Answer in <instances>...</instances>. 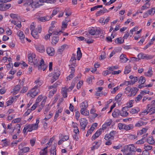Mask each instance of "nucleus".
<instances>
[{"instance_id":"f257e3e1","label":"nucleus","mask_w":155,"mask_h":155,"mask_svg":"<svg viewBox=\"0 0 155 155\" xmlns=\"http://www.w3.org/2000/svg\"><path fill=\"white\" fill-rule=\"evenodd\" d=\"M28 61L33 63L35 67H38L39 70H42V66L44 63V61L43 59L41 60L40 61V58L36 57L35 55L34 54H28Z\"/></svg>"},{"instance_id":"f03ea898","label":"nucleus","mask_w":155,"mask_h":155,"mask_svg":"<svg viewBox=\"0 0 155 155\" xmlns=\"http://www.w3.org/2000/svg\"><path fill=\"white\" fill-rule=\"evenodd\" d=\"M34 83L36 85L29 91L27 94L28 96H30L32 98L35 97L39 92L38 88L42 85V81L38 78L35 81Z\"/></svg>"},{"instance_id":"7ed1b4c3","label":"nucleus","mask_w":155,"mask_h":155,"mask_svg":"<svg viewBox=\"0 0 155 155\" xmlns=\"http://www.w3.org/2000/svg\"><path fill=\"white\" fill-rule=\"evenodd\" d=\"M35 24L33 22L30 26V29L31 31V34L32 36L35 39H37L39 38L38 33L41 32V28L40 26H38V29H35Z\"/></svg>"},{"instance_id":"20e7f679","label":"nucleus","mask_w":155,"mask_h":155,"mask_svg":"<svg viewBox=\"0 0 155 155\" xmlns=\"http://www.w3.org/2000/svg\"><path fill=\"white\" fill-rule=\"evenodd\" d=\"M88 106V102L87 101H85L81 103L80 106L81 108L80 112L82 114L85 116H88L89 115V111H87L86 113V114L83 112L84 110L87 109Z\"/></svg>"},{"instance_id":"39448f33","label":"nucleus","mask_w":155,"mask_h":155,"mask_svg":"<svg viewBox=\"0 0 155 155\" xmlns=\"http://www.w3.org/2000/svg\"><path fill=\"white\" fill-rule=\"evenodd\" d=\"M36 122L35 124H26L27 127H28V130L27 132H31L34 130H36L38 127V124L39 123V120L38 119L36 120Z\"/></svg>"},{"instance_id":"423d86ee","label":"nucleus","mask_w":155,"mask_h":155,"mask_svg":"<svg viewBox=\"0 0 155 155\" xmlns=\"http://www.w3.org/2000/svg\"><path fill=\"white\" fill-rule=\"evenodd\" d=\"M137 56L138 58V59L140 60L141 59L145 60L150 59L153 58L154 57V56L153 55H149L142 53L139 54Z\"/></svg>"},{"instance_id":"0eeeda50","label":"nucleus","mask_w":155,"mask_h":155,"mask_svg":"<svg viewBox=\"0 0 155 155\" xmlns=\"http://www.w3.org/2000/svg\"><path fill=\"white\" fill-rule=\"evenodd\" d=\"M80 123L81 129L84 130L88 123L87 120L85 118H82L80 119Z\"/></svg>"},{"instance_id":"6e6552de","label":"nucleus","mask_w":155,"mask_h":155,"mask_svg":"<svg viewBox=\"0 0 155 155\" xmlns=\"http://www.w3.org/2000/svg\"><path fill=\"white\" fill-rule=\"evenodd\" d=\"M59 138H60V140L59 141L58 143L59 145L61 144L64 141H67L69 139V137L68 136H64L62 137V134H60L59 135Z\"/></svg>"},{"instance_id":"1a4fd4ad","label":"nucleus","mask_w":155,"mask_h":155,"mask_svg":"<svg viewBox=\"0 0 155 155\" xmlns=\"http://www.w3.org/2000/svg\"><path fill=\"white\" fill-rule=\"evenodd\" d=\"M48 54L50 56H53L54 54V50L53 48L51 47H48L46 49Z\"/></svg>"},{"instance_id":"9d476101","label":"nucleus","mask_w":155,"mask_h":155,"mask_svg":"<svg viewBox=\"0 0 155 155\" xmlns=\"http://www.w3.org/2000/svg\"><path fill=\"white\" fill-rule=\"evenodd\" d=\"M17 34L19 37L21 42L22 43H24V42L25 36L23 32L20 30H19L18 31Z\"/></svg>"},{"instance_id":"9b49d317","label":"nucleus","mask_w":155,"mask_h":155,"mask_svg":"<svg viewBox=\"0 0 155 155\" xmlns=\"http://www.w3.org/2000/svg\"><path fill=\"white\" fill-rule=\"evenodd\" d=\"M108 11L107 10L106 8L104 7L103 10H100L99 11H97L96 14L95 15L96 16H99L100 15L103 14L106 12H108Z\"/></svg>"},{"instance_id":"f8f14e48","label":"nucleus","mask_w":155,"mask_h":155,"mask_svg":"<svg viewBox=\"0 0 155 155\" xmlns=\"http://www.w3.org/2000/svg\"><path fill=\"white\" fill-rule=\"evenodd\" d=\"M102 131V130L101 129L98 130L94 134L92 137V140H94L96 138H97L101 134Z\"/></svg>"},{"instance_id":"ddd939ff","label":"nucleus","mask_w":155,"mask_h":155,"mask_svg":"<svg viewBox=\"0 0 155 155\" xmlns=\"http://www.w3.org/2000/svg\"><path fill=\"white\" fill-rule=\"evenodd\" d=\"M23 5L25 7H26V10L28 11H29L31 8H32V4H31V1H27L26 2L24 3L23 4Z\"/></svg>"},{"instance_id":"4468645a","label":"nucleus","mask_w":155,"mask_h":155,"mask_svg":"<svg viewBox=\"0 0 155 155\" xmlns=\"http://www.w3.org/2000/svg\"><path fill=\"white\" fill-rule=\"evenodd\" d=\"M75 54H73L71 57L70 61L71 63V66L75 67L76 66V60Z\"/></svg>"},{"instance_id":"2eb2a0df","label":"nucleus","mask_w":155,"mask_h":155,"mask_svg":"<svg viewBox=\"0 0 155 155\" xmlns=\"http://www.w3.org/2000/svg\"><path fill=\"white\" fill-rule=\"evenodd\" d=\"M127 109V107H124L122 108V111L120 112V115L121 116L125 117L128 115V113L127 112L126 110Z\"/></svg>"},{"instance_id":"dca6fc26","label":"nucleus","mask_w":155,"mask_h":155,"mask_svg":"<svg viewBox=\"0 0 155 155\" xmlns=\"http://www.w3.org/2000/svg\"><path fill=\"white\" fill-rule=\"evenodd\" d=\"M120 114V111L117 109H115L112 115L114 118L117 117Z\"/></svg>"},{"instance_id":"f3484780","label":"nucleus","mask_w":155,"mask_h":155,"mask_svg":"<svg viewBox=\"0 0 155 155\" xmlns=\"http://www.w3.org/2000/svg\"><path fill=\"white\" fill-rule=\"evenodd\" d=\"M138 89L136 87L132 88L131 91V94H128V96L129 97H130L135 95L137 92L138 91Z\"/></svg>"},{"instance_id":"a211bd4d","label":"nucleus","mask_w":155,"mask_h":155,"mask_svg":"<svg viewBox=\"0 0 155 155\" xmlns=\"http://www.w3.org/2000/svg\"><path fill=\"white\" fill-rule=\"evenodd\" d=\"M120 61L121 62L124 63L126 62L128 60V59L126 58V55L122 54L120 56Z\"/></svg>"},{"instance_id":"6ab92c4d","label":"nucleus","mask_w":155,"mask_h":155,"mask_svg":"<svg viewBox=\"0 0 155 155\" xmlns=\"http://www.w3.org/2000/svg\"><path fill=\"white\" fill-rule=\"evenodd\" d=\"M31 2L32 8H36L38 7L40 5H42L41 3H40L38 1L37 2H34L32 1H31Z\"/></svg>"},{"instance_id":"aec40b11","label":"nucleus","mask_w":155,"mask_h":155,"mask_svg":"<svg viewBox=\"0 0 155 155\" xmlns=\"http://www.w3.org/2000/svg\"><path fill=\"white\" fill-rule=\"evenodd\" d=\"M147 142L150 144L152 145L154 144L155 141L152 136L148 137L147 138Z\"/></svg>"},{"instance_id":"412c9836","label":"nucleus","mask_w":155,"mask_h":155,"mask_svg":"<svg viewBox=\"0 0 155 155\" xmlns=\"http://www.w3.org/2000/svg\"><path fill=\"white\" fill-rule=\"evenodd\" d=\"M51 18V16L50 17L49 16H46L43 17L39 18L38 19L40 21L42 22H45V21L49 20Z\"/></svg>"},{"instance_id":"4be33fe9","label":"nucleus","mask_w":155,"mask_h":155,"mask_svg":"<svg viewBox=\"0 0 155 155\" xmlns=\"http://www.w3.org/2000/svg\"><path fill=\"white\" fill-rule=\"evenodd\" d=\"M37 51L41 53H43L45 51V48L43 45H40L36 48Z\"/></svg>"},{"instance_id":"5701e85b","label":"nucleus","mask_w":155,"mask_h":155,"mask_svg":"<svg viewBox=\"0 0 155 155\" xmlns=\"http://www.w3.org/2000/svg\"><path fill=\"white\" fill-rule=\"evenodd\" d=\"M21 88L20 85L18 84L16 85L13 89L14 94H16L18 93Z\"/></svg>"},{"instance_id":"b1692460","label":"nucleus","mask_w":155,"mask_h":155,"mask_svg":"<svg viewBox=\"0 0 155 155\" xmlns=\"http://www.w3.org/2000/svg\"><path fill=\"white\" fill-rule=\"evenodd\" d=\"M88 35H89L88 34H87L86 35H85V37L89 38L88 39L87 38H86L85 39V41L87 43H91L93 42L94 40L92 39H91L90 38V35L88 37Z\"/></svg>"},{"instance_id":"393cba45","label":"nucleus","mask_w":155,"mask_h":155,"mask_svg":"<svg viewBox=\"0 0 155 155\" xmlns=\"http://www.w3.org/2000/svg\"><path fill=\"white\" fill-rule=\"evenodd\" d=\"M124 127V129L127 131L132 129L134 128V126L133 124H130L128 125L125 124Z\"/></svg>"},{"instance_id":"a878e982","label":"nucleus","mask_w":155,"mask_h":155,"mask_svg":"<svg viewBox=\"0 0 155 155\" xmlns=\"http://www.w3.org/2000/svg\"><path fill=\"white\" fill-rule=\"evenodd\" d=\"M131 70V67L130 65L126 66L125 68L124 74H128L130 71Z\"/></svg>"},{"instance_id":"bb28decb","label":"nucleus","mask_w":155,"mask_h":155,"mask_svg":"<svg viewBox=\"0 0 155 155\" xmlns=\"http://www.w3.org/2000/svg\"><path fill=\"white\" fill-rule=\"evenodd\" d=\"M67 91L68 89H67L65 87L62 88V94L63 97L64 98H66L67 97Z\"/></svg>"},{"instance_id":"cd10ccee","label":"nucleus","mask_w":155,"mask_h":155,"mask_svg":"<svg viewBox=\"0 0 155 155\" xmlns=\"http://www.w3.org/2000/svg\"><path fill=\"white\" fill-rule=\"evenodd\" d=\"M147 129L146 128H143L141 130H139L137 132V134L139 135H141L143 134L146 133Z\"/></svg>"},{"instance_id":"c85d7f7f","label":"nucleus","mask_w":155,"mask_h":155,"mask_svg":"<svg viewBox=\"0 0 155 155\" xmlns=\"http://www.w3.org/2000/svg\"><path fill=\"white\" fill-rule=\"evenodd\" d=\"M77 59L78 60H80L82 56V53L80 48H78L77 52Z\"/></svg>"},{"instance_id":"c756f323","label":"nucleus","mask_w":155,"mask_h":155,"mask_svg":"<svg viewBox=\"0 0 155 155\" xmlns=\"http://www.w3.org/2000/svg\"><path fill=\"white\" fill-rule=\"evenodd\" d=\"M146 123L141 120L139 121L135 124V127H140L142 125H145Z\"/></svg>"},{"instance_id":"7c9ffc66","label":"nucleus","mask_w":155,"mask_h":155,"mask_svg":"<svg viewBox=\"0 0 155 155\" xmlns=\"http://www.w3.org/2000/svg\"><path fill=\"white\" fill-rule=\"evenodd\" d=\"M148 112H150V114H153L155 112V106H151L150 108L149 109Z\"/></svg>"},{"instance_id":"2f4dec72","label":"nucleus","mask_w":155,"mask_h":155,"mask_svg":"<svg viewBox=\"0 0 155 155\" xmlns=\"http://www.w3.org/2000/svg\"><path fill=\"white\" fill-rule=\"evenodd\" d=\"M48 147H46L44 149L42 150L40 152V155H46L48 151L47 150Z\"/></svg>"},{"instance_id":"473e14b6","label":"nucleus","mask_w":155,"mask_h":155,"mask_svg":"<svg viewBox=\"0 0 155 155\" xmlns=\"http://www.w3.org/2000/svg\"><path fill=\"white\" fill-rule=\"evenodd\" d=\"M59 38L58 37H53L52 39L51 43L53 45H55L58 41Z\"/></svg>"},{"instance_id":"72a5a7b5","label":"nucleus","mask_w":155,"mask_h":155,"mask_svg":"<svg viewBox=\"0 0 155 155\" xmlns=\"http://www.w3.org/2000/svg\"><path fill=\"white\" fill-rule=\"evenodd\" d=\"M127 150L130 152H134L135 151V147L133 145H129L127 147Z\"/></svg>"},{"instance_id":"f704fd0d","label":"nucleus","mask_w":155,"mask_h":155,"mask_svg":"<svg viewBox=\"0 0 155 155\" xmlns=\"http://www.w3.org/2000/svg\"><path fill=\"white\" fill-rule=\"evenodd\" d=\"M111 123L110 122H109L103 124L102 125V128L101 129L102 130V131L104 130L107 127L109 126L110 125Z\"/></svg>"},{"instance_id":"c9c22d12","label":"nucleus","mask_w":155,"mask_h":155,"mask_svg":"<svg viewBox=\"0 0 155 155\" xmlns=\"http://www.w3.org/2000/svg\"><path fill=\"white\" fill-rule=\"evenodd\" d=\"M54 76L56 78H58L59 77L60 75V73L59 71L57 70H55L54 69Z\"/></svg>"},{"instance_id":"e433bc0d","label":"nucleus","mask_w":155,"mask_h":155,"mask_svg":"<svg viewBox=\"0 0 155 155\" xmlns=\"http://www.w3.org/2000/svg\"><path fill=\"white\" fill-rule=\"evenodd\" d=\"M124 40H122L121 38H117L115 40V42L117 44H121L124 42Z\"/></svg>"},{"instance_id":"4c0bfd02","label":"nucleus","mask_w":155,"mask_h":155,"mask_svg":"<svg viewBox=\"0 0 155 155\" xmlns=\"http://www.w3.org/2000/svg\"><path fill=\"white\" fill-rule=\"evenodd\" d=\"M145 74L147 76L149 77H151L152 74V71L151 69L149 68L148 71L145 73Z\"/></svg>"},{"instance_id":"58836bf2","label":"nucleus","mask_w":155,"mask_h":155,"mask_svg":"<svg viewBox=\"0 0 155 155\" xmlns=\"http://www.w3.org/2000/svg\"><path fill=\"white\" fill-rule=\"evenodd\" d=\"M67 46V45L66 44H64L62 45L60 48L58 49V51L60 52H62Z\"/></svg>"},{"instance_id":"ea45409f","label":"nucleus","mask_w":155,"mask_h":155,"mask_svg":"<svg viewBox=\"0 0 155 155\" xmlns=\"http://www.w3.org/2000/svg\"><path fill=\"white\" fill-rule=\"evenodd\" d=\"M146 80L145 78L141 76L140 78V80L139 81V84H143L145 82Z\"/></svg>"},{"instance_id":"a19ab883","label":"nucleus","mask_w":155,"mask_h":155,"mask_svg":"<svg viewBox=\"0 0 155 155\" xmlns=\"http://www.w3.org/2000/svg\"><path fill=\"white\" fill-rule=\"evenodd\" d=\"M59 11V8H56L55 9H54L52 13L51 16V18L54 15L57 14Z\"/></svg>"},{"instance_id":"79ce46f5","label":"nucleus","mask_w":155,"mask_h":155,"mask_svg":"<svg viewBox=\"0 0 155 155\" xmlns=\"http://www.w3.org/2000/svg\"><path fill=\"white\" fill-rule=\"evenodd\" d=\"M29 150L30 149L28 147H24L21 150L20 153H25L29 151Z\"/></svg>"},{"instance_id":"37998d69","label":"nucleus","mask_w":155,"mask_h":155,"mask_svg":"<svg viewBox=\"0 0 155 155\" xmlns=\"http://www.w3.org/2000/svg\"><path fill=\"white\" fill-rule=\"evenodd\" d=\"M144 149L146 151H148L151 150L152 148V146L151 145H147L146 146L145 145H144Z\"/></svg>"},{"instance_id":"c03bdc74","label":"nucleus","mask_w":155,"mask_h":155,"mask_svg":"<svg viewBox=\"0 0 155 155\" xmlns=\"http://www.w3.org/2000/svg\"><path fill=\"white\" fill-rule=\"evenodd\" d=\"M133 100H130V101H129V102L127 103V107H127V108L131 107L133 106Z\"/></svg>"},{"instance_id":"a18cd8bd","label":"nucleus","mask_w":155,"mask_h":155,"mask_svg":"<svg viewBox=\"0 0 155 155\" xmlns=\"http://www.w3.org/2000/svg\"><path fill=\"white\" fill-rule=\"evenodd\" d=\"M75 85V84L74 82L73 81L71 83V86L69 87V88H68V91H71Z\"/></svg>"},{"instance_id":"49530a36","label":"nucleus","mask_w":155,"mask_h":155,"mask_svg":"<svg viewBox=\"0 0 155 155\" xmlns=\"http://www.w3.org/2000/svg\"><path fill=\"white\" fill-rule=\"evenodd\" d=\"M122 94H118L115 97V100L116 101L117 100L118 101H120L121 99L120 97L122 96Z\"/></svg>"},{"instance_id":"de8ad7c7","label":"nucleus","mask_w":155,"mask_h":155,"mask_svg":"<svg viewBox=\"0 0 155 155\" xmlns=\"http://www.w3.org/2000/svg\"><path fill=\"white\" fill-rule=\"evenodd\" d=\"M52 114L51 112H49V114L48 115H46L45 118L44 119V120H45V121H47L48 119H50L52 117Z\"/></svg>"},{"instance_id":"09e8293b","label":"nucleus","mask_w":155,"mask_h":155,"mask_svg":"<svg viewBox=\"0 0 155 155\" xmlns=\"http://www.w3.org/2000/svg\"><path fill=\"white\" fill-rule=\"evenodd\" d=\"M119 67L117 66H112L111 67H109V68H108L110 71H112L114 69H118Z\"/></svg>"},{"instance_id":"8fccbe9b","label":"nucleus","mask_w":155,"mask_h":155,"mask_svg":"<svg viewBox=\"0 0 155 155\" xmlns=\"http://www.w3.org/2000/svg\"><path fill=\"white\" fill-rule=\"evenodd\" d=\"M80 114L79 112L78 111H77L76 110H75V116L76 119L78 120L79 119V117Z\"/></svg>"},{"instance_id":"3c124183","label":"nucleus","mask_w":155,"mask_h":155,"mask_svg":"<svg viewBox=\"0 0 155 155\" xmlns=\"http://www.w3.org/2000/svg\"><path fill=\"white\" fill-rule=\"evenodd\" d=\"M150 107L151 105L150 104H148L147 107V109L144 110L142 113H146L147 114L149 113L148 110L150 108Z\"/></svg>"},{"instance_id":"603ef678","label":"nucleus","mask_w":155,"mask_h":155,"mask_svg":"<svg viewBox=\"0 0 155 155\" xmlns=\"http://www.w3.org/2000/svg\"><path fill=\"white\" fill-rule=\"evenodd\" d=\"M132 88L128 86L125 89V92L126 94H128L130 92H131Z\"/></svg>"},{"instance_id":"864d4df0","label":"nucleus","mask_w":155,"mask_h":155,"mask_svg":"<svg viewBox=\"0 0 155 155\" xmlns=\"http://www.w3.org/2000/svg\"><path fill=\"white\" fill-rule=\"evenodd\" d=\"M94 78L93 76H91V77H89L87 79L86 81L89 84H90L91 82V80L92 79Z\"/></svg>"},{"instance_id":"5fc2aeb1","label":"nucleus","mask_w":155,"mask_h":155,"mask_svg":"<svg viewBox=\"0 0 155 155\" xmlns=\"http://www.w3.org/2000/svg\"><path fill=\"white\" fill-rule=\"evenodd\" d=\"M62 32L61 31H60L59 32L56 31H52L53 34L55 35H59Z\"/></svg>"},{"instance_id":"6e6d98bb","label":"nucleus","mask_w":155,"mask_h":155,"mask_svg":"<svg viewBox=\"0 0 155 155\" xmlns=\"http://www.w3.org/2000/svg\"><path fill=\"white\" fill-rule=\"evenodd\" d=\"M137 136L135 135L129 134V138L131 140L137 138Z\"/></svg>"},{"instance_id":"4d7b16f0","label":"nucleus","mask_w":155,"mask_h":155,"mask_svg":"<svg viewBox=\"0 0 155 155\" xmlns=\"http://www.w3.org/2000/svg\"><path fill=\"white\" fill-rule=\"evenodd\" d=\"M137 29H138L137 27V26L135 27L134 28H132V29H131L130 31V32H131V34L130 35V37L132 36L133 35V32L136 31L137 30Z\"/></svg>"},{"instance_id":"13d9d810","label":"nucleus","mask_w":155,"mask_h":155,"mask_svg":"<svg viewBox=\"0 0 155 155\" xmlns=\"http://www.w3.org/2000/svg\"><path fill=\"white\" fill-rule=\"evenodd\" d=\"M13 102V99L12 97L11 100H9L6 102L7 106H8L11 105Z\"/></svg>"},{"instance_id":"bf43d9fd","label":"nucleus","mask_w":155,"mask_h":155,"mask_svg":"<svg viewBox=\"0 0 155 155\" xmlns=\"http://www.w3.org/2000/svg\"><path fill=\"white\" fill-rule=\"evenodd\" d=\"M142 96L139 94L135 98V101L136 102H137L138 101H139L140 100L141 98H142Z\"/></svg>"},{"instance_id":"052dcab7","label":"nucleus","mask_w":155,"mask_h":155,"mask_svg":"<svg viewBox=\"0 0 155 155\" xmlns=\"http://www.w3.org/2000/svg\"><path fill=\"white\" fill-rule=\"evenodd\" d=\"M42 98V97L41 95L39 96L36 99V102L35 103L38 104L41 101Z\"/></svg>"},{"instance_id":"680f3d73","label":"nucleus","mask_w":155,"mask_h":155,"mask_svg":"<svg viewBox=\"0 0 155 155\" xmlns=\"http://www.w3.org/2000/svg\"><path fill=\"white\" fill-rule=\"evenodd\" d=\"M144 142L143 138H142L141 140L137 141L136 143L137 144H142Z\"/></svg>"},{"instance_id":"e2e57ef3","label":"nucleus","mask_w":155,"mask_h":155,"mask_svg":"<svg viewBox=\"0 0 155 155\" xmlns=\"http://www.w3.org/2000/svg\"><path fill=\"white\" fill-rule=\"evenodd\" d=\"M57 90L54 88L53 90V91H51L49 93V95L50 96H52L56 91Z\"/></svg>"},{"instance_id":"0e129e2a","label":"nucleus","mask_w":155,"mask_h":155,"mask_svg":"<svg viewBox=\"0 0 155 155\" xmlns=\"http://www.w3.org/2000/svg\"><path fill=\"white\" fill-rule=\"evenodd\" d=\"M83 84V81H80L78 82L77 85V88L78 89L80 88L81 86Z\"/></svg>"},{"instance_id":"69168bd1","label":"nucleus","mask_w":155,"mask_h":155,"mask_svg":"<svg viewBox=\"0 0 155 155\" xmlns=\"http://www.w3.org/2000/svg\"><path fill=\"white\" fill-rule=\"evenodd\" d=\"M138 112V111L135 108H133L131 110L130 113L132 114H133L137 113Z\"/></svg>"},{"instance_id":"338daca9","label":"nucleus","mask_w":155,"mask_h":155,"mask_svg":"<svg viewBox=\"0 0 155 155\" xmlns=\"http://www.w3.org/2000/svg\"><path fill=\"white\" fill-rule=\"evenodd\" d=\"M15 25L19 28L21 27V22L19 21H16V23Z\"/></svg>"},{"instance_id":"774afa93","label":"nucleus","mask_w":155,"mask_h":155,"mask_svg":"<svg viewBox=\"0 0 155 155\" xmlns=\"http://www.w3.org/2000/svg\"><path fill=\"white\" fill-rule=\"evenodd\" d=\"M52 150H51V155H56V151L55 150V147H54L53 148Z\"/></svg>"}]
</instances>
